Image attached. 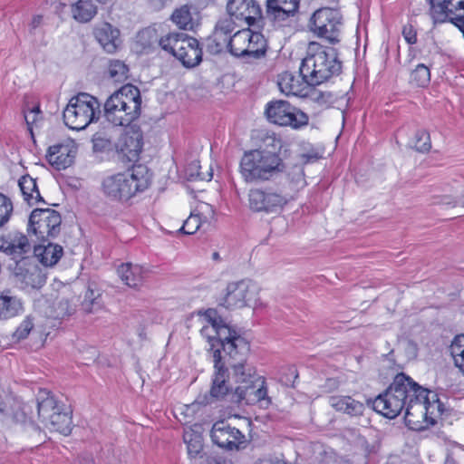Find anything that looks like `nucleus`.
Returning <instances> with one entry per match:
<instances>
[{"instance_id": "obj_1", "label": "nucleus", "mask_w": 464, "mask_h": 464, "mask_svg": "<svg viewBox=\"0 0 464 464\" xmlns=\"http://www.w3.org/2000/svg\"><path fill=\"white\" fill-rule=\"evenodd\" d=\"M342 62L335 48L324 46L317 42L308 44L306 56L302 60L299 72L310 82L319 85L342 72Z\"/></svg>"}, {"instance_id": "obj_2", "label": "nucleus", "mask_w": 464, "mask_h": 464, "mask_svg": "<svg viewBox=\"0 0 464 464\" xmlns=\"http://www.w3.org/2000/svg\"><path fill=\"white\" fill-rule=\"evenodd\" d=\"M418 383L404 372L396 374L389 388L379 394L372 403V409L388 419L396 418L402 410L410 408L415 397Z\"/></svg>"}, {"instance_id": "obj_3", "label": "nucleus", "mask_w": 464, "mask_h": 464, "mask_svg": "<svg viewBox=\"0 0 464 464\" xmlns=\"http://www.w3.org/2000/svg\"><path fill=\"white\" fill-rule=\"evenodd\" d=\"M104 117L113 126H129L141 114L140 89L128 83L114 92L105 102Z\"/></svg>"}, {"instance_id": "obj_4", "label": "nucleus", "mask_w": 464, "mask_h": 464, "mask_svg": "<svg viewBox=\"0 0 464 464\" xmlns=\"http://www.w3.org/2000/svg\"><path fill=\"white\" fill-rule=\"evenodd\" d=\"M150 185V174L143 165L132 168L130 171L117 173L103 179L102 188L104 195L113 201L127 202Z\"/></svg>"}, {"instance_id": "obj_5", "label": "nucleus", "mask_w": 464, "mask_h": 464, "mask_svg": "<svg viewBox=\"0 0 464 464\" xmlns=\"http://www.w3.org/2000/svg\"><path fill=\"white\" fill-rule=\"evenodd\" d=\"M280 155L267 150L246 151L240 160L239 172L246 183H258L271 179L284 171Z\"/></svg>"}, {"instance_id": "obj_6", "label": "nucleus", "mask_w": 464, "mask_h": 464, "mask_svg": "<svg viewBox=\"0 0 464 464\" xmlns=\"http://www.w3.org/2000/svg\"><path fill=\"white\" fill-rule=\"evenodd\" d=\"M416 394L411 400L410 408H406L404 414L405 424L411 430L421 429V420H430L435 423V418L444 412V405L437 393L423 388L419 383Z\"/></svg>"}, {"instance_id": "obj_7", "label": "nucleus", "mask_w": 464, "mask_h": 464, "mask_svg": "<svg viewBox=\"0 0 464 464\" xmlns=\"http://www.w3.org/2000/svg\"><path fill=\"white\" fill-rule=\"evenodd\" d=\"M101 113V103L97 98L81 92L69 101L63 111L64 124L75 130H84Z\"/></svg>"}, {"instance_id": "obj_8", "label": "nucleus", "mask_w": 464, "mask_h": 464, "mask_svg": "<svg viewBox=\"0 0 464 464\" xmlns=\"http://www.w3.org/2000/svg\"><path fill=\"white\" fill-rule=\"evenodd\" d=\"M226 358L227 368L232 369V378L237 385L253 383L257 379L256 368L247 362L250 343L246 339H237L235 343H227Z\"/></svg>"}, {"instance_id": "obj_9", "label": "nucleus", "mask_w": 464, "mask_h": 464, "mask_svg": "<svg viewBox=\"0 0 464 464\" xmlns=\"http://www.w3.org/2000/svg\"><path fill=\"white\" fill-rule=\"evenodd\" d=\"M208 324L205 325L200 330V334L209 343V351L213 355L218 350L220 355L226 354L227 343H235L237 339H246L241 336L235 329L228 326L224 320L218 315L215 309H208L205 314Z\"/></svg>"}, {"instance_id": "obj_10", "label": "nucleus", "mask_w": 464, "mask_h": 464, "mask_svg": "<svg viewBox=\"0 0 464 464\" xmlns=\"http://www.w3.org/2000/svg\"><path fill=\"white\" fill-rule=\"evenodd\" d=\"M343 24V15L339 9L321 7L311 15L308 28L314 35L334 45L341 41Z\"/></svg>"}, {"instance_id": "obj_11", "label": "nucleus", "mask_w": 464, "mask_h": 464, "mask_svg": "<svg viewBox=\"0 0 464 464\" xmlns=\"http://www.w3.org/2000/svg\"><path fill=\"white\" fill-rule=\"evenodd\" d=\"M62 217L52 208H35L29 217L28 232L37 240L45 242L55 238L61 232Z\"/></svg>"}, {"instance_id": "obj_12", "label": "nucleus", "mask_w": 464, "mask_h": 464, "mask_svg": "<svg viewBox=\"0 0 464 464\" xmlns=\"http://www.w3.org/2000/svg\"><path fill=\"white\" fill-rule=\"evenodd\" d=\"M267 120L280 126H290L300 129L308 124L309 117L306 113L283 100L272 101L266 108Z\"/></svg>"}, {"instance_id": "obj_13", "label": "nucleus", "mask_w": 464, "mask_h": 464, "mask_svg": "<svg viewBox=\"0 0 464 464\" xmlns=\"http://www.w3.org/2000/svg\"><path fill=\"white\" fill-rule=\"evenodd\" d=\"M288 201L287 195L272 188H251L248 192L249 208L254 212L277 214Z\"/></svg>"}, {"instance_id": "obj_14", "label": "nucleus", "mask_w": 464, "mask_h": 464, "mask_svg": "<svg viewBox=\"0 0 464 464\" xmlns=\"http://www.w3.org/2000/svg\"><path fill=\"white\" fill-rule=\"evenodd\" d=\"M301 0H266L265 19L274 28L291 26L299 12Z\"/></svg>"}, {"instance_id": "obj_15", "label": "nucleus", "mask_w": 464, "mask_h": 464, "mask_svg": "<svg viewBox=\"0 0 464 464\" xmlns=\"http://www.w3.org/2000/svg\"><path fill=\"white\" fill-rule=\"evenodd\" d=\"M256 288L250 281L241 280L227 284L226 295L218 301V305L226 309L250 306L256 298Z\"/></svg>"}, {"instance_id": "obj_16", "label": "nucleus", "mask_w": 464, "mask_h": 464, "mask_svg": "<svg viewBox=\"0 0 464 464\" xmlns=\"http://www.w3.org/2000/svg\"><path fill=\"white\" fill-rule=\"evenodd\" d=\"M214 372L212 375L210 396L216 401L225 400L230 402L235 388L230 383V373L226 358L217 350L214 354Z\"/></svg>"}, {"instance_id": "obj_17", "label": "nucleus", "mask_w": 464, "mask_h": 464, "mask_svg": "<svg viewBox=\"0 0 464 464\" xmlns=\"http://www.w3.org/2000/svg\"><path fill=\"white\" fill-rule=\"evenodd\" d=\"M230 402L246 405L259 403L261 407L267 408L271 404V398L267 395L265 381L257 377L253 383L237 385Z\"/></svg>"}, {"instance_id": "obj_18", "label": "nucleus", "mask_w": 464, "mask_h": 464, "mask_svg": "<svg viewBox=\"0 0 464 464\" xmlns=\"http://www.w3.org/2000/svg\"><path fill=\"white\" fill-rule=\"evenodd\" d=\"M14 273L24 288L40 289L46 282L45 268L41 267L34 256L17 260Z\"/></svg>"}, {"instance_id": "obj_19", "label": "nucleus", "mask_w": 464, "mask_h": 464, "mask_svg": "<svg viewBox=\"0 0 464 464\" xmlns=\"http://www.w3.org/2000/svg\"><path fill=\"white\" fill-rule=\"evenodd\" d=\"M295 76L290 72H284L279 75L278 86L280 91L285 95H294L298 97H312L313 100L325 102L324 95L312 88L313 85L304 78V75Z\"/></svg>"}, {"instance_id": "obj_20", "label": "nucleus", "mask_w": 464, "mask_h": 464, "mask_svg": "<svg viewBox=\"0 0 464 464\" xmlns=\"http://www.w3.org/2000/svg\"><path fill=\"white\" fill-rule=\"evenodd\" d=\"M214 444L227 450H239L246 447V436L225 421L216 422L210 431Z\"/></svg>"}, {"instance_id": "obj_21", "label": "nucleus", "mask_w": 464, "mask_h": 464, "mask_svg": "<svg viewBox=\"0 0 464 464\" xmlns=\"http://www.w3.org/2000/svg\"><path fill=\"white\" fill-rule=\"evenodd\" d=\"M227 11L229 16L238 22V26L253 25L256 21L265 19L262 8L256 0H228Z\"/></svg>"}, {"instance_id": "obj_22", "label": "nucleus", "mask_w": 464, "mask_h": 464, "mask_svg": "<svg viewBox=\"0 0 464 464\" xmlns=\"http://www.w3.org/2000/svg\"><path fill=\"white\" fill-rule=\"evenodd\" d=\"M430 14L434 23H445L448 20H455L462 23L464 19V0H443L434 3L429 0Z\"/></svg>"}, {"instance_id": "obj_23", "label": "nucleus", "mask_w": 464, "mask_h": 464, "mask_svg": "<svg viewBox=\"0 0 464 464\" xmlns=\"http://www.w3.org/2000/svg\"><path fill=\"white\" fill-rule=\"evenodd\" d=\"M0 248L16 263L19 259L30 257L27 255L32 251V245L26 235L14 231L3 238Z\"/></svg>"}, {"instance_id": "obj_24", "label": "nucleus", "mask_w": 464, "mask_h": 464, "mask_svg": "<svg viewBox=\"0 0 464 464\" xmlns=\"http://www.w3.org/2000/svg\"><path fill=\"white\" fill-rule=\"evenodd\" d=\"M76 148L71 143H59L49 147L46 159L56 169H65L73 162Z\"/></svg>"}, {"instance_id": "obj_25", "label": "nucleus", "mask_w": 464, "mask_h": 464, "mask_svg": "<svg viewBox=\"0 0 464 464\" xmlns=\"http://www.w3.org/2000/svg\"><path fill=\"white\" fill-rule=\"evenodd\" d=\"M177 59L187 68H193L202 61V49L199 42L189 35H186Z\"/></svg>"}, {"instance_id": "obj_26", "label": "nucleus", "mask_w": 464, "mask_h": 464, "mask_svg": "<svg viewBox=\"0 0 464 464\" xmlns=\"http://www.w3.org/2000/svg\"><path fill=\"white\" fill-rule=\"evenodd\" d=\"M93 34L105 52H116L120 43V31L117 28L109 23H102L94 28Z\"/></svg>"}, {"instance_id": "obj_27", "label": "nucleus", "mask_w": 464, "mask_h": 464, "mask_svg": "<svg viewBox=\"0 0 464 464\" xmlns=\"http://www.w3.org/2000/svg\"><path fill=\"white\" fill-rule=\"evenodd\" d=\"M330 405L336 411L352 417L362 416L365 410L364 404L351 396H331Z\"/></svg>"}, {"instance_id": "obj_28", "label": "nucleus", "mask_w": 464, "mask_h": 464, "mask_svg": "<svg viewBox=\"0 0 464 464\" xmlns=\"http://www.w3.org/2000/svg\"><path fill=\"white\" fill-rule=\"evenodd\" d=\"M34 257L39 261L44 267L53 266L57 264L63 254V249L60 245L48 243L46 246L39 245L34 247Z\"/></svg>"}, {"instance_id": "obj_29", "label": "nucleus", "mask_w": 464, "mask_h": 464, "mask_svg": "<svg viewBox=\"0 0 464 464\" xmlns=\"http://www.w3.org/2000/svg\"><path fill=\"white\" fill-rule=\"evenodd\" d=\"M63 406L64 404L58 401L50 392L40 391L37 397V411L42 422L46 421Z\"/></svg>"}, {"instance_id": "obj_30", "label": "nucleus", "mask_w": 464, "mask_h": 464, "mask_svg": "<svg viewBox=\"0 0 464 464\" xmlns=\"http://www.w3.org/2000/svg\"><path fill=\"white\" fill-rule=\"evenodd\" d=\"M121 281L130 287H139L143 281L144 269L131 263L121 264L117 269Z\"/></svg>"}, {"instance_id": "obj_31", "label": "nucleus", "mask_w": 464, "mask_h": 464, "mask_svg": "<svg viewBox=\"0 0 464 464\" xmlns=\"http://www.w3.org/2000/svg\"><path fill=\"white\" fill-rule=\"evenodd\" d=\"M143 146V137L140 131L127 132L121 139V150L130 160L139 157Z\"/></svg>"}, {"instance_id": "obj_32", "label": "nucleus", "mask_w": 464, "mask_h": 464, "mask_svg": "<svg viewBox=\"0 0 464 464\" xmlns=\"http://www.w3.org/2000/svg\"><path fill=\"white\" fill-rule=\"evenodd\" d=\"M45 426L53 429L62 434L67 435L72 430V415L71 411H67L65 405L53 414L50 419L43 422Z\"/></svg>"}, {"instance_id": "obj_33", "label": "nucleus", "mask_w": 464, "mask_h": 464, "mask_svg": "<svg viewBox=\"0 0 464 464\" xmlns=\"http://www.w3.org/2000/svg\"><path fill=\"white\" fill-rule=\"evenodd\" d=\"M18 185L24 201L29 205H34L38 202L45 203L38 190L36 179L29 175H24L19 179Z\"/></svg>"}, {"instance_id": "obj_34", "label": "nucleus", "mask_w": 464, "mask_h": 464, "mask_svg": "<svg viewBox=\"0 0 464 464\" xmlns=\"http://www.w3.org/2000/svg\"><path fill=\"white\" fill-rule=\"evenodd\" d=\"M267 48V41L264 34L250 30L247 43V56L246 59L258 60L264 58L266 54Z\"/></svg>"}, {"instance_id": "obj_35", "label": "nucleus", "mask_w": 464, "mask_h": 464, "mask_svg": "<svg viewBox=\"0 0 464 464\" xmlns=\"http://www.w3.org/2000/svg\"><path fill=\"white\" fill-rule=\"evenodd\" d=\"M187 34L181 32H169L160 36V49L177 58Z\"/></svg>"}, {"instance_id": "obj_36", "label": "nucleus", "mask_w": 464, "mask_h": 464, "mask_svg": "<svg viewBox=\"0 0 464 464\" xmlns=\"http://www.w3.org/2000/svg\"><path fill=\"white\" fill-rule=\"evenodd\" d=\"M23 305L16 296L9 294L0 295V320H7L18 315Z\"/></svg>"}, {"instance_id": "obj_37", "label": "nucleus", "mask_w": 464, "mask_h": 464, "mask_svg": "<svg viewBox=\"0 0 464 464\" xmlns=\"http://www.w3.org/2000/svg\"><path fill=\"white\" fill-rule=\"evenodd\" d=\"M97 10L93 0H79L72 7V17L80 23L90 22L97 14Z\"/></svg>"}, {"instance_id": "obj_38", "label": "nucleus", "mask_w": 464, "mask_h": 464, "mask_svg": "<svg viewBox=\"0 0 464 464\" xmlns=\"http://www.w3.org/2000/svg\"><path fill=\"white\" fill-rule=\"evenodd\" d=\"M250 29H242L236 32L230 39L229 53L239 58H246L247 56V43L249 38Z\"/></svg>"}, {"instance_id": "obj_39", "label": "nucleus", "mask_w": 464, "mask_h": 464, "mask_svg": "<svg viewBox=\"0 0 464 464\" xmlns=\"http://www.w3.org/2000/svg\"><path fill=\"white\" fill-rule=\"evenodd\" d=\"M172 22L183 30H194L197 25V20L191 13V7L188 5H182L177 8L171 14Z\"/></svg>"}, {"instance_id": "obj_40", "label": "nucleus", "mask_w": 464, "mask_h": 464, "mask_svg": "<svg viewBox=\"0 0 464 464\" xmlns=\"http://www.w3.org/2000/svg\"><path fill=\"white\" fill-rule=\"evenodd\" d=\"M160 36L157 31L152 28H145L139 32L137 35V44L145 53H150L160 49Z\"/></svg>"}, {"instance_id": "obj_41", "label": "nucleus", "mask_w": 464, "mask_h": 464, "mask_svg": "<svg viewBox=\"0 0 464 464\" xmlns=\"http://www.w3.org/2000/svg\"><path fill=\"white\" fill-rule=\"evenodd\" d=\"M102 295L99 289L92 288L88 285L84 299L82 302V310L86 314L96 313L102 307Z\"/></svg>"}, {"instance_id": "obj_42", "label": "nucleus", "mask_w": 464, "mask_h": 464, "mask_svg": "<svg viewBox=\"0 0 464 464\" xmlns=\"http://www.w3.org/2000/svg\"><path fill=\"white\" fill-rule=\"evenodd\" d=\"M231 37L215 29L212 35L208 38V51L212 54H218L225 49L229 51Z\"/></svg>"}, {"instance_id": "obj_43", "label": "nucleus", "mask_w": 464, "mask_h": 464, "mask_svg": "<svg viewBox=\"0 0 464 464\" xmlns=\"http://www.w3.org/2000/svg\"><path fill=\"white\" fill-rule=\"evenodd\" d=\"M454 364L464 374V334L455 336L450 345Z\"/></svg>"}, {"instance_id": "obj_44", "label": "nucleus", "mask_w": 464, "mask_h": 464, "mask_svg": "<svg viewBox=\"0 0 464 464\" xmlns=\"http://www.w3.org/2000/svg\"><path fill=\"white\" fill-rule=\"evenodd\" d=\"M430 82V71L428 66L420 63L411 72L410 83L415 87H426Z\"/></svg>"}, {"instance_id": "obj_45", "label": "nucleus", "mask_w": 464, "mask_h": 464, "mask_svg": "<svg viewBox=\"0 0 464 464\" xmlns=\"http://www.w3.org/2000/svg\"><path fill=\"white\" fill-rule=\"evenodd\" d=\"M129 68L120 60H111L109 63L108 73L114 82H121L128 78Z\"/></svg>"}, {"instance_id": "obj_46", "label": "nucleus", "mask_w": 464, "mask_h": 464, "mask_svg": "<svg viewBox=\"0 0 464 464\" xmlns=\"http://www.w3.org/2000/svg\"><path fill=\"white\" fill-rule=\"evenodd\" d=\"M184 441L187 444L188 453L190 457H197L202 450L201 437L195 433H185Z\"/></svg>"}, {"instance_id": "obj_47", "label": "nucleus", "mask_w": 464, "mask_h": 464, "mask_svg": "<svg viewBox=\"0 0 464 464\" xmlns=\"http://www.w3.org/2000/svg\"><path fill=\"white\" fill-rule=\"evenodd\" d=\"M414 148L417 151L425 153L431 149L430 133L426 130H418L414 136Z\"/></svg>"}, {"instance_id": "obj_48", "label": "nucleus", "mask_w": 464, "mask_h": 464, "mask_svg": "<svg viewBox=\"0 0 464 464\" xmlns=\"http://www.w3.org/2000/svg\"><path fill=\"white\" fill-rule=\"evenodd\" d=\"M76 310V303L69 298H62L55 304L56 316L64 318L72 315Z\"/></svg>"}, {"instance_id": "obj_49", "label": "nucleus", "mask_w": 464, "mask_h": 464, "mask_svg": "<svg viewBox=\"0 0 464 464\" xmlns=\"http://www.w3.org/2000/svg\"><path fill=\"white\" fill-rule=\"evenodd\" d=\"M13 213V203L5 195L0 193V227L8 222Z\"/></svg>"}, {"instance_id": "obj_50", "label": "nucleus", "mask_w": 464, "mask_h": 464, "mask_svg": "<svg viewBox=\"0 0 464 464\" xmlns=\"http://www.w3.org/2000/svg\"><path fill=\"white\" fill-rule=\"evenodd\" d=\"M298 372L295 366H287L280 372L279 382L286 387H294Z\"/></svg>"}, {"instance_id": "obj_51", "label": "nucleus", "mask_w": 464, "mask_h": 464, "mask_svg": "<svg viewBox=\"0 0 464 464\" xmlns=\"http://www.w3.org/2000/svg\"><path fill=\"white\" fill-rule=\"evenodd\" d=\"M282 148V140L275 134L266 135L263 139V144L257 150H267L268 151H275L276 154L280 155Z\"/></svg>"}, {"instance_id": "obj_52", "label": "nucleus", "mask_w": 464, "mask_h": 464, "mask_svg": "<svg viewBox=\"0 0 464 464\" xmlns=\"http://www.w3.org/2000/svg\"><path fill=\"white\" fill-rule=\"evenodd\" d=\"M201 226V218L199 215H190L185 221L180 228L184 234L193 235Z\"/></svg>"}, {"instance_id": "obj_53", "label": "nucleus", "mask_w": 464, "mask_h": 464, "mask_svg": "<svg viewBox=\"0 0 464 464\" xmlns=\"http://www.w3.org/2000/svg\"><path fill=\"white\" fill-rule=\"evenodd\" d=\"M92 149L95 152H104L111 148V141L109 138L101 133H95L92 137Z\"/></svg>"}, {"instance_id": "obj_54", "label": "nucleus", "mask_w": 464, "mask_h": 464, "mask_svg": "<svg viewBox=\"0 0 464 464\" xmlns=\"http://www.w3.org/2000/svg\"><path fill=\"white\" fill-rule=\"evenodd\" d=\"M34 328V322L31 316H27L17 327L14 333V337L18 341L25 339L32 329Z\"/></svg>"}, {"instance_id": "obj_55", "label": "nucleus", "mask_w": 464, "mask_h": 464, "mask_svg": "<svg viewBox=\"0 0 464 464\" xmlns=\"http://www.w3.org/2000/svg\"><path fill=\"white\" fill-rule=\"evenodd\" d=\"M238 25V22L232 19L231 16L221 19L218 22L215 29L224 33L227 36H232L231 34L235 30V26Z\"/></svg>"}, {"instance_id": "obj_56", "label": "nucleus", "mask_w": 464, "mask_h": 464, "mask_svg": "<svg viewBox=\"0 0 464 464\" xmlns=\"http://www.w3.org/2000/svg\"><path fill=\"white\" fill-rule=\"evenodd\" d=\"M402 35L409 44H414L417 42V32L412 24H405L402 28Z\"/></svg>"}, {"instance_id": "obj_57", "label": "nucleus", "mask_w": 464, "mask_h": 464, "mask_svg": "<svg viewBox=\"0 0 464 464\" xmlns=\"http://www.w3.org/2000/svg\"><path fill=\"white\" fill-rule=\"evenodd\" d=\"M40 113L39 106H34L28 112L24 113V121L30 131H32V125L37 121Z\"/></svg>"}, {"instance_id": "obj_58", "label": "nucleus", "mask_w": 464, "mask_h": 464, "mask_svg": "<svg viewBox=\"0 0 464 464\" xmlns=\"http://www.w3.org/2000/svg\"><path fill=\"white\" fill-rule=\"evenodd\" d=\"M340 386V381L337 378H327L325 382L321 385V389L324 392H335Z\"/></svg>"}, {"instance_id": "obj_59", "label": "nucleus", "mask_w": 464, "mask_h": 464, "mask_svg": "<svg viewBox=\"0 0 464 464\" xmlns=\"http://www.w3.org/2000/svg\"><path fill=\"white\" fill-rule=\"evenodd\" d=\"M44 24V17L43 15L37 14L34 15L29 24L30 26V33L35 34L36 30L40 28Z\"/></svg>"}, {"instance_id": "obj_60", "label": "nucleus", "mask_w": 464, "mask_h": 464, "mask_svg": "<svg viewBox=\"0 0 464 464\" xmlns=\"http://www.w3.org/2000/svg\"><path fill=\"white\" fill-rule=\"evenodd\" d=\"M255 464H286L284 460L278 459H258Z\"/></svg>"}, {"instance_id": "obj_61", "label": "nucleus", "mask_w": 464, "mask_h": 464, "mask_svg": "<svg viewBox=\"0 0 464 464\" xmlns=\"http://www.w3.org/2000/svg\"><path fill=\"white\" fill-rule=\"evenodd\" d=\"M440 203L447 204V205L451 204V202L450 201V197H448V196H444V197H442V198H441V200L440 201Z\"/></svg>"}, {"instance_id": "obj_62", "label": "nucleus", "mask_w": 464, "mask_h": 464, "mask_svg": "<svg viewBox=\"0 0 464 464\" xmlns=\"http://www.w3.org/2000/svg\"><path fill=\"white\" fill-rule=\"evenodd\" d=\"M5 403L4 402L2 396L0 395V412H5Z\"/></svg>"}, {"instance_id": "obj_63", "label": "nucleus", "mask_w": 464, "mask_h": 464, "mask_svg": "<svg viewBox=\"0 0 464 464\" xmlns=\"http://www.w3.org/2000/svg\"><path fill=\"white\" fill-rule=\"evenodd\" d=\"M456 205H461V206H463V207H464V198H459V199L456 200V201L454 202V206H456Z\"/></svg>"}, {"instance_id": "obj_64", "label": "nucleus", "mask_w": 464, "mask_h": 464, "mask_svg": "<svg viewBox=\"0 0 464 464\" xmlns=\"http://www.w3.org/2000/svg\"><path fill=\"white\" fill-rule=\"evenodd\" d=\"M212 258L214 260H219L220 259L219 254L218 252H214L212 255Z\"/></svg>"}]
</instances>
